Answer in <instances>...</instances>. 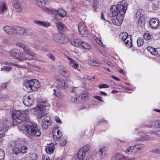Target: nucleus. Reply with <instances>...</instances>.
<instances>
[{"label": "nucleus", "instance_id": "nucleus-1", "mask_svg": "<svg viewBox=\"0 0 160 160\" xmlns=\"http://www.w3.org/2000/svg\"><path fill=\"white\" fill-rule=\"evenodd\" d=\"M28 112L23 111L21 112L20 110L14 112L12 115L14 125L18 124V127L25 128V130L31 136L38 137L41 132L38 129L37 125L34 122H31L28 115Z\"/></svg>", "mask_w": 160, "mask_h": 160}, {"label": "nucleus", "instance_id": "nucleus-2", "mask_svg": "<svg viewBox=\"0 0 160 160\" xmlns=\"http://www.w3.org/2000/svg\"><path fill=\"white\" fill-rule=\"evenodd\" d=\"M127 8V4L125 0L119 2L117 6L113 5L111 7L109 15L111 17L117 16L112 20L113 24L117 26L121 25Z\"/></svg>", "mask_w": 160, "mask_h": 160}, {"label": "nucleus", "instance_id": "nucleus-3", "mask_svg": "<svg viewBox=\"0 0 160 160\" xmlns=\"http://www.w3.org/2000/svg\"><path fill=\"white\" fill-rule=\"evenodd\" d=\"M23 88L28 92L36 91L39 88L40 85V83L36 79L24 81L23 84Z\"/></svg>", "mask_w": 160, "mask_h": 160}, {"label": "nucleus", "instance_id": "nucleus-4", "mask_svg": "<svg viewBox=\"0 0 160 160\" xmlns=\"http://www.w3.org/2000/svg\"><path fill=\"white\" fill-rule=\"evenodd\" d=\"M9 52L11 57L17 59L20 62L26 60V58L23 56V52L17 49H11Z\"/></svg>", "mask_w": 160, "mask_h": 160}, {"label": "nucleus", "instance_id": "nucleus-5", "mask_svg": "<svg viewBox=\"0 0 160 160\" xmlns=\"http://www.w3.org/2000/svg\"><path fill=\"white\" fill-rule=\"evenodd\" d=\"M47 104L46 101H40L35 108V109L38 111V117L41 118L46 114L45 107Z\"/></svg>", "mask_w": 160, "mask_h": 160}, {"label": "nucleus", "instance_id": "nucleus-6", "mask_svg": "<svg viewBox=\"0 0 160 160\" xmlns=\"http://www.w3.org/2000/svg\"><path fill=\"white\" fill-rule=\"evenodd\" d=\"M78 29L79 33L83 37H87L88 32L84 22H80L78 26Z\"/></svg>", "mask_w": 160, "mask_h": 160}, {"label": "nucleus", "instance_id": "nucleus-7", "mask_svg": "<svg viewBox=\"0 0 160 160\" xmlns=\"http://www.w3.org/2000/svg\"><path fill=\"white\" fill-rule=\"evenodd\" d=\"M17 45L20 48H22L23 51L27 54L32 57H33L36 56V54L31 51L27 45L22 43H18Z\"/></svg>", "mask_w": 160, "mask_h": 160}, {"label": "nucleus", "instance_id": "nucleus-8", "mask_svg": "<svg viewBox=\"0 0 160 160\" xmlns=\"http://www.w3.org/2000/svg\"><path fill=\"white\" fill-rule=\"evenodd\" d=\"M90 148V146L89 145H86L81 148L78 151L80 156L82 157H85V155L89 151Z\"/></svg>", "mask_w": 160, "mask_h": 160}, {"label": "nucleus", "instance_id": "nucleus-9", "mask_svg": "<svg viewBox=\"0 0 160 160\" xmlns=\"http://www.w3.org/2000/svg\"><path fill=\"white\" fill-rule=\"evenodd\" d=\"M2 29L5 32L9 35H12L15 34V28L12 26H6L3 27Z\"/></svg>", "mask_w": 160, "mask_h": 160}, {"label": "nucleus", "instance_id": "nucleus-10", "mask_svg": "<svg viewBox=\"0 0 160 160\" xmlns=\"http://www.w3.org/2000/svg\"><path fill=\"white\" fill-rule=\"evenodd\" d=\"M159 21L158 19L152 18L149 22V24L152 29H156L159 26Z\"/></svg>", "mask_w": 160, "mask_h": 160}, {"label": "nucleus", "instance_id": "nucleus-11", "mask_svg": "<svg viewBox=\"0 0 160 160\" xmlns=\"http://www.w3.org/2000/svg\"><path fill=\"white\" fill-rule=\"evenodd\" d=\"M23 102L24 104L27 106H29L31 105L33 103V101L31 98L30 96L28 97H24L23 99Z\"/></svg>", "mask_w": 160, "mask_h": 160}, {"label": "nucleus", "instance_id": "nucleus-12", "mask_svg": "<svg viewBox=\"0 0 160 160\" xmlns=\"http://www.w3.org/2000/svg\"><path fill=\"white\" fill-rule=\"evenodd\" d=\"M53 135L55 140H57L58 139L59 141H61V138L60 137L62 136V134L59 130H57V129L54 130L53 131Z\"/></svg>", "mask_w": 160, "mask_h": 160}, {"label": "nucleus", "instance_id": "nucleus-13", "mask_svg": "<svg viewBox=\"0 0 160 160\" xmlns=\"http://www.w3.org/2000/svg\"><path fill=\"white\" fill-rule=\"evenodd\" d=\"M115 158V160H134L135 159V158L134 157H124L122 155L119 154H117L116 155Z\"/></svg>", "mask_w": 160, "mask_h": 160}, {"label": "nucleus", "instance_id": "nucleus-14", "mask_svg": "<svg viewBox=\"0 0 160 160\" xmlns=\"http://www.w3.org/2000/svg\"><path fill=\"white\" fill-rule=\"evenodd\" d=\"M67 80L64 81L63 79H59L58 81L57 84L59 87L65 89L68 86V85L67 84Z\"/></svg>", "mask_w": 160, "mask_h": 160}, {"label": "nucleus", "instance_id": "nucleus-15", "mask_svg": "<svg viewBox=\"0 0 160 160\" xmlns=\"http://www.w3.org/2000/svg\"><path fill=\"white\" fill-rule=\"evenodd\" d=\"M54 150V144L53 143H51L48 144L45 148L46 152L48 154L52 153Z\"/></svg>", "mask_w": 160, "mask_h": 160}, {"label": "nucleus", "instance_id": "nucleus-16", "mask_svg": "<svg viewBox=\"0 0 160 160\" xmlns=\"http://www.w3.org/2000/svg\"><path fill=\"white\" fill-rule=\"evenodd\" d=\"M123 41L127 47L131 48L132 47V43L131 35H129V37L125 39V40H124Z\"/></svg>", "mask_w": 160, "mask_h": 160}, {"label": "nucleus", "instance_id": "nucleus-17", "mask_svg": "<svg viewBox=\"0 0 160 160\" xmlns=\"http://www.w3.org/2000/svg\"><path fill=\"white\" fill-rule=\"evenodd\" d=\"M13 5L17 12H20L21 11L22 8L20 6L19 2L18 1H15L13 2Z\"/></svg>", "mask_w": 160, "mask_h": 160}, {"label": "nucleus", "instance_id": "nucleus-18", "mask_svg": "<svg viewBox=\"0 0 160 160\" xmlns=\"http://www.w3.org/2000/svg\"><path fill=\"white\" fill-rule=\"evenodd\" d=\"M56 26L58 29L61 32L62 31H65L66 28L65 27L64 24L62 22H58L56 23Z\"/></svg>", "mask_w": 160, "mask_h": 160}, {"label": "nucleus", "instance_id": "nucleus-19", "mask_svg": "<svg viewBox=\"0 0 160 160\" xmlns=\"http://www.w3.org/2000/svg\"><path fill=\"white\" fill-rule=\"evenodd\" d=\"M25 32V28L22 27L15 28V34H23Z\"/></svg>", "mask_w": 160, "mask_h": 160}, {"label": "nucleus", "instance_id": "nucleus-20", "mask_svg": "<svg viewBox=\"0 0 160 160\" xmlns=\"http://www.w3.org/2000/svg\"><path fill=\"white\" fill-rule=\"evenodd\" d=\"M57 42L60 43H64L68 41L67 37L64 34H61L59 39H57Z\"/></svg>", "mask_w": 160, "mask_h": 160}, {"label": "nucleus", "instance_id": "nucleus-21", "mask_svg": "<svg viewBox=\"0 0 160 160\" xmlns=\"http://www.w3.org/2000/svg\"><path fill=\"white\" fill-rule=\"evenodd\" d=\"M68 59L69 60V65L72 67L73 68H76L78 67V64L76 63L74 60L70 58H68Z\"/></svg>", "mask_w": 160, "mask_h": 160}, {"label": "nucleus", "instance_id": "nucleus-22", "mask_svg": "<svg viewBox=\"0 0 160 160\" xmlns=\"http://www.w3.org/2000/svg\"><path fill=\"white\" fill-rule=\"evenodd\" d=\"M147 50L150 53L154 56H157L158 54V51L156 48L151 47H148L147 48Z\"/></svg>", "mask_w": 160, "mask_h": 160}, {"label": "nucleus", "instance_id": "nucleus-23", "mask_svg": "<svg viewBox=\"0 0 160 160\" xmlns=\"http://www.w3.org/2000/svg\"><path fill=\"white\" fill-rule=\"evenodd\" d=\"M81 40L78 39H76L71 41V44L75 47H80V45Z\"/></svg>", "mask_w": 160, "mask_h": 160}, {"label": "nucleus", "instance_id": "nucleus-24", "mask_svg": "<svg viewBox=\"0 0 160 160\" xmlns=\"http://www.w3.org/2000/svg\"><path fill=\"white\" fill-rule=\"evenodd\" d=\"M55 12L62 17H65L67 14L66 11L62 9H59L57 10H55Z\"/></svg>", "mask_w": 160, "mask_h": 160}, {"label": "nucleus", "instance_id": "nucleus-25", "mask_svg": "<svg viewBox=\"0 0 160 160\" xmlns=\"http://www.w3.org/2000/svg\"><path fill=\"white\" fill-rule=\"evenodd\" d=\"M60 72L61 74L64 77L66 78L68 77L69 73L67 71L66 69L65 68H62L60 70Z\"/></svg>", "mask_w": 160, "mask_h": 160}, {"label": "nucleus", "instance_id": "nucleus-26", "mask_svg": "<svg viewBox=\"0 0 160 160\" xmlns=\"http://www.w3.org/2000/svg\"><path fill=\"white\" fill-rule=\"evenodd\" d=\"M80 46L82 47V48L87 49H91L90 46L86 42H84L81 40Z\"/></svg>", "mask_w": 160, "mask_h": 160}, {"label": "nucleus", "instance_id": "nucleus-27", "mask_svg": "<svg viewBox=\"0 0 160 160\" xmlns=\"http://www.w3.org/2000/svg\"><path fill=\"white\" fill-rule=\"evenodd\" d=\"M46 1L47 0H38L36 2L39 6L42 8L44 7V5L46 3Z\"/></svg>", "mask_w": 160, "mask_h": 160}, {"label": "nucleus", "instance_id": "nucleus-28", "mask_svg": "<svg viewBox=\"0 0 160 160\" xmlns=\"http://www.w3.org/2000/svg\"><path fill=\"white\" fill-rule=\"evenodd\" d=\"M134 146H132L130 148H128L126 150V153L127 154H130L131 151L133 152H137V150H134Z\"/></svg>", "mask_w": 160, "mask_h": 160}, {"label": "nucleus", "instance_id": "nucleus-29", "mask_svg": "<svg viewBox=\"0 0 160 160\" xmlns=\"http://www.w3.org/2000/svg\"><path fill=\"white\" fill-rule=\"evenodd\" d=\"M79 154V152L75 155L72 158L71 160H82L84 157H82V156H80Z\"/></svg>", "mask_w": 160, "mask_h": 160}, {"label": "nucleus", "instance_id": "nucleus-30", "mask_svg": "<svg viewBox=\"0 0 160 160\" xmlns=\"http://www.w3.org/2000/svg\"><path fill=\"white\" fill-rule=\"evenodd\" d=\"M149 6L151 7L152 9L153 10L157 11L158 8L159 6L158 4H154L152 2H150L148 3Z\"/></svg>", "mask_w": 160, "mask_h": 160}, {"label": "nucleus", "instance_id": "nucleus-31", "mask_svg": "<svg viewBox=\"0 0 160 160\" xmlns=\"http://www.w3.org/2000/svg\"><path fill=\"white\" fill-rule=\"evenodd\" d=\"M120 38L123 41L125 40L128 37H129L128 33L126 32H123L121 33L120 34Z\"/></svg>", "mask_w": 160, "mask_h": 160}, {"label": "nucleus", "instance_id": "nucleus-32", "mask_svg": "<svg viewBox=\"0 0 160 160\" xmlns=\"http://www.w3.org/2000/svg\"><path fill=\"white\" fill-rule=\"evenodd\" d=\"M54 85H52L51 88L53 89V91H54V95L56 96L57 97H58L59 94L58 93V92H59L60 90L58 88L55 87V88H54L55 87Z\"/></svg>", "mask_w": 160, "mask_h": 160}, {"label": "nucleus", "instance_id": "nucleus-33", "mask_svg": "<svg viewBox=\"0 0 160 160\" xmlns=\"http://www.w3.org/2000/svg\"><path fill=\"white\" fill-rule=\"evenodd\" d=\"M143 16V11L142 10H138L136 13L137 18H142Z\"/></svg>", "mask_w": 160, "mask_h": 160}, {"label": "nucleus", "instance_id": "nucleus-34", "mask_svg": "<svg viewBox=\"0 0 160 160\" xmlns=\"http://www.w3.org/2000/svg\"><path fill=\"white\" fill-rule=\"evenodd\" d=\"M42 122H43L47 123L48 125H50L51 123V120L49 116H46L42 119Z\"/></svg>", "mask_w": 160, "mask_h": 160}, {"label": "nucleus", "instance_id": "nucleus-35", "mask_svg": "<svg viewBox=\"0 0 160 160\" xmlns=\"http://www.w3.org/2000/svg\"><path fill=\"white\" fill-rule=\"evenodd\" d=\"M89 93L87 92H85L84 93H82L79 96V98H81L82 100L84 99L87 97L89 95Z\"/></svg>", "mask_w": 160, "mask_h": 160}, {"label": "nucleus", "instance_id": "nucleus-36", "mask_svg": "<svg viewBox=\"0 0 160 160\" xmlns=\"http://www.w3.org/2000/svg\"><path fill=\"white\" fill-rule=\"evenodd\" d=\"M34 33V31L28 29H25V32L24 34L28 35L31 36Z\"/></svg>", "mask_w": 160, "mask_h": 160}, {"label": "nucleus", "instance_id": "nucleus-37", "mask_svg": "<svg viewBox=\"0 0 160 160\" xmlns=\"http://www.w3.org/2000/svg\"><path fill=\"white\" fill-rule=\"evenodd\" d=\"M143 39L142 38L138 37L137 40V43L138 47H140L143 44Z\"/></svg>", "mask_w": 160, "mask_h": 160}, {"label": "nucleus", "instance_id": "nucleus-38", "mask_svg": "<svg viewBox=\"0 0 160 160\" xmlns=\"http://www.w3.org/2000/svg\"><path fill=\"white\" fill-rule=\"evenodd\" d=\"M12 152L13 154L17 155L20 153V148L15 147L12 149Z\"/></svg>", "mask_w": 160, "mask_h": 160}, {"label": "nucleus", "instance_id": "nucleus-39", "mask_svg": "<svg viewBox=\"0 0 160 160\" xmlns=\"http://www.w3.org/2000/svg\"><path fill=\"white\" fill-rule=\"evenodd\" d=\"M12 70L11 67L8 66H4L1 68V70L6 72H9Z\"/></svg>", "mask_w": 160, "mask_h": 160}, {"label": "nucleus", "instance_id": "nucleus-40", "mask_svg": "<svg viewBox=\"0 0 160 160\" xmlns=\"http://www.w3.org/2000/svg\"><path fill=\"white\" fill-rule=\"evenodd\" d=\"M107 151V149L106 148L104 147L103 148H102L100 149L99 153H100V155L101 156H104L106 154Z\"/></svg>", "mask_w": 160, "mask_h": 160}, {"label": "nucleus", "instance_id": "nucleus-41", "mask_svg": "<svg viewBox=\"0 0 160 160\" xmlns=\"http://www.w3.org/2000/svg\"><path fill=\"white\" fill-rule=\"evenodd\" d=\"M89 63L91 65L93 66H98V62L94 59H90Z\"/></svg>", "mask_w": 160, "mask_h": 160}, {"label": "nucleus", "instance_id": "nucleus-42", "mask_svg": "<svg viewBox=\"0 0 160 160\" xmlns=\"http://www.w3.org/2000/svg\"><path fill=\"white\" fill-rule=\"evenodd\" d=\"M20 153L22 154H25L27 152L28 149L25 146H22L20 148Z\"/></svg>", "mask_w": 160, "mask_h": 160}, {"label": "nucleus", "instance_id": "nucleus-43", "mask_svg": "<svg viewBox=\"0 0 160 160\" xmlns=\"http://www.w3.org/2000/svg\"><path fill=\"white\" fill-rule=\"evenodd\" d=\"M34 22L35 24L38 25L43 27L46 26V24L44 22L42 21H39L35 20L34 21Z\"/></svg>", "mask_w": 160, "mask_h": 160}, {"label": "nucleus", "instance_id": "nucleus-44", "mask_svg": "<svg viewBox=\"0 0 160 160\" xmlns=\"http://www.w3.org/2000/svg\"><path fill=\"white\" fill-rule=\"evenodd\" d=\"M33 47L37 49H40V43L38 41H35V43L33 45Z\"/></svg>", "mask_w": 160, "mask_h": 160}, {"label": "nucleus", "instance_id": "nucleus-45", "mask_svg": "<svg viewBox=\"0 0 160 160\" xmlns=\"http://www.w3.org/2000/svg\"><path fill=\"white\" fill-rule=\"evenodd\" d=\"M61 34H55L54 35H52L51 38L54 39V40L57 42V39H59V38L60 37Z\"/></svg>", "mask_w": 160, "mask_h": 160}, {"label": "nucleus", "instance_id": "nucleus-46", "mask_svg": "<svg viewBox=\"0 0 160 160\" xmlns=\"http://www.w3.org/2000/svg\"><path fill=\"white\" fill-rule=\"evenodd\" d=\"M143 37L146 40L150 39L151 38V35L148 33V32H146L144 33L143 35Z\"/></svg>", "mask_w": 160, "mask_h": 160}, {"label": "nucleus", "instance_id": "nucleus-47", "mask_svg": "<svg viewBox=\"0 0 160 160\" xmlns=\"http://www.w3.org/2000/svg\"><path fill=\"white\" fill-rule=\"evenodd\" d=\"M6 9L7 8L4 3L0 5V12H4Z\"/></svg>", "mask_w": 160, "mask_h": 160}, {"label": "nucleus", "instance_id": "nucleus-48", "mask_svg": "<svg viewBox=\"0 0 160 160\" xmlns=\"http://www.w3.org/2000/svg\"><path fill=\"white\" fill-rule=\"evenodd\" d=\"M135 148L134 150H140L141 148H143L144 147V145L142 144H136L134 146Z\"/></svg>", "mask_w": 160, "mask_h": 160}, {"label": "nucleus", "instance_id": "nucleus-49", "mask_svg": "<svg viewBox=\"0 0 160 160\" xmlns=\"http://www.w3.org/2000/svg\"><path fill=\"white\" fill-rule=\"evenodd\" d=\"M5 157L4 152L0 148V160H3Z\"/></svg>", "mask_w": 160, "mask_h": 160}, {"label": "nucleus", "instance_id": "nucleus-50", "mask_svg": "<svg viewBox=\"0 0 160 160\" xmlns=\"http://www.w3.org/2000/svg\"><path fill=\"white\" fill-rule=\"evenodd\" d=\"M150 137L148 135L144 134L142 136V137L139 139L142 140H148L149 139Z\"/></svg>", "mask_w": 160, "mask_h": 160}, {"label": "nucleus", "instance_id": "nucleus-51", "mask_svg": "<svg viewBox=\"0 0 160 160\" xmlns=\"http://www.w3.org/2000/svg\"><path fill=\"white\" fill-rule=\"evenodd\" d=\"M7 130H5L4 128L2 129L0 131V138L2 137L5 136V133L6 132Z\"/></svg>", "mask_w": 160, "mask_h": 160}, {"label": "nucleus", "instance_id": "nucleus-52", "mask_svg": "<svg viewBox=\"0 0 160 160\" xmlns=\"http://www.w3.org/2000/svg\"><path fill=\"white\" fill-rule=\"evenodd\" d=\"M154 126L155 128H160V121H157L154 123Z\"/></svg>", "mask_w": 160, "mask_h": 160}, {"label": "nucleus", "instance_id": "nucleus-53", "mask_svg": "<svg viewBox=\"0 0 160 160\" xmlns=\"http://www.w3.org/2000/svg\"><path fill=\"white\" fill-rule=\"evenodd\" d=\"M42 128L44 129H47L48 128V126L50 125H48V123L43 122H42Z\"/></svg>", "mask_w": 160, "mask_h": 160}, {"label": "nucleus", "instance_id": "nucleus-54", "mask_svg": "<svg viewBox=\"0 0 160 160\" xmlns=\"http://www.w3.org/2000/svg\"><path fill=\"white\" fill-rule=\"evenodd\" d=\"M42 8L43 10L46 12H50L52 11V10L51 9L47 7H43Z\"/></svg>", "mask_w": 160, "mask_h": 160}, {"label": "nucleus", "instance_id": "nucleus-55", "mask_svg": "<svg viewBox=\"0 0 160 160\" xmlns=\"http://www.w3.org/2000/svg\"><path fill=\"white\" fill-rule=\"evenodd\" d=\"M55 15V19L56 20L58 21L61 19V18L62 17H61V16L58 14L56 12Z\"/></svg>", "mask_w": 160, "mask_h": 160}, {"label": "nucleus", "instance_id": "nucleus-56", "mask_svg": "<svg viewBox=\"0 0 160 160\" xmlns=\"http://www.w3.org/2000/svg\"><path fill=\"white\" fill-rule=\"evenodd\" d=\"M152 152L155 153H160V148H155L152 150Z\"/></svg>", "mask_w": 160, "mask_h": 160}, {"label": "nucleus", "instance_id": "nucleus-57", "mask_svg": "<svg viewBox=\"0 0 160 160\" xmlns=\"http://www.w3.org/2000/svg\"><path fill=\"white\" fill-rule=\"evenodd\" d=\"M150 134H154L158 136H160V131H152L150 132Z\"/></svg>", "mask_w": 160, "mask_h": 160}, {"label": "nucleus", "instance_id": "nucleus-58", "mask_svg": "<svg viewBox=\"0 0 160 160\" xmlns=\"http://www.w3.org/2000/svg\"><path fill=\"white\" fill-rule=\"evenodd\" d=\"M71 101L72 102H78V99L76 97H73L71 98Z\"/></svg>", "mask_w": 160, "mask_h": 160}, {"label": "nucleus", "instance_id": "nucleus-59", "mask_svg": "<svg viewBox=\"0 0 160 160\" xmlns=\"http://www.w3.org/2000/svg\"><path fill=\"white\" fill-rule=\"evenodd\" d=\"M109 86L107 84H102L99 85V87L100 88H108Z\"/></svg>", "mask_w": 160, "mask_h": 160}, {"label": "nucleus", "instance_id": "nucleus-60", "mask_svg": "<svg viewBox=\"0 0 160 160\" xmlns=\"http://www.w3.org/2000/svg\"><path fill=\"white\" fill-rule=\"evenodd\" d=\"M98 2L97 0H94V3L93 5V7L94 8V10L96 9L98 6Z\"/></svg>", "mask_w": 160, "mask_h": 160}, {"label": "nucleus", "instance_id": "nucleus-61", "mask_svg": "<svg viewBox=\"0 0 160 160\" xmlns=\"http://www.w3.org/2000/svg\"><path fill=\"white\" fill-rule=\"evenodd\" d=\"M47 55L48 57L52 60H55V58L54 56L52 54L49 53L47 54Z\"/></svg>", "mask_w": 160, "mask_h": 160}, {"label": "nucleus", "instance_id": "nucleus-62", "mask_svg": "<svg viewBox=\"0 0 160 160\" xmlns=\"http://www.w3.org/2000/svg\"><path fill=\"white\" fill-rule=\"evenodd\" d=\"M96 41L98 43L100 46H102L103 45V44L101 41L98 38H96Z\"/></svg>", "mask_w": 160, "mask_h": 160}, {"label": "nucleus", "instance_id": "nucleus-63", "mask_svg": "<svg viewBox=\"0 0 160 160\" xmlns=\"http://www.w3.org/2000/svg\"><path fill=\"white\" fill-rule=\"evenodd\" d=\"M55 120L56 122L58 123L61 124L62 123V121L58 117H55Z\"/></svg>", "mask_w": 160, "mask_h": 160}, {"label": "nucleus", "instance_id": "nucleus-64", "mask_svg": "<svg viewBox=\"0 0 160 160\" xmlns=\"http://www.w3.org/2000/svg\"><path fill=\"white\" fill-rule=\"evenodd\" d=\"M94 97L95 98V99H97L98 100L100 101H101V102H103V100H102L101 99V97H100V96H94Z\"/></svg>", "mask_w": 160, "mask_h": 160}]
</instances>
